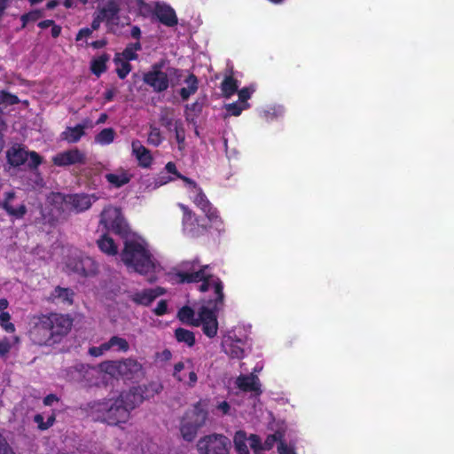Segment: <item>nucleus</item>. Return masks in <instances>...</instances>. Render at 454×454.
<instances>
[{"instance_id":"nucleus-53","label":"nucleus","mask_w":454,"mask_h":454,"mask_svg":"<svg viewBox=\"0 0 454 454\" xmlns=\"http://www.w3.org/2000/svg\"><path fill=\"white\" fill-rule=\"evenodd\" d=\"M250 447L256 450L261 448V439L256 434H251L249 437Z\"/></svg>"},{"instance_id":"nucleus-24","label":"nucleus","mask_w":454,"mask_h":454,"mask_svg":"<svg viewBox=\"0 0 454 454\" xmlns=\"http://www.w3.org/2000/svg\"><path fill=\"white\" fill-rule=\"evenodd\" d=\"M74 293L72 289L57 286L51 292L49 300L52 302L71 305L74 302Z\"/></svg>"},{"instance_id":"nucleus-9","label":"nucleus","mask_w":454,"mask_h":454,"mask_svg":"<svg viewBox=\"0 0 454 454\" xmlns=\"http://www.w3.org/2000/svg\"><path fill=\"white\" fill-rule=\"evenodd\" d=\"M182 70L168 67L166 72H146L143 74V82L156 93L166 91L170 85L169 76L181 77Z\"/></svg>"},{"instance_id":"nucleus-4","label":"nucleus","mask_w":454,"mask_h":454,"mask_svg":"<svg viewBox=\"0 0 454 454\" xmlns=\"http://www.w3.org/2000/svg\"><path fill=\"white\" fill-rule=\"evenodd\" d=\"M207 411L201 401L197 402L192 409L187 411L181 421L180 431L185 441L192 442L207 419Z\"/></svg>"},{"instance_id":"nucleus-30","label":"nucleus","mask_w":454,"mask_h":454,"mask_svg":"<svg viewBox=\"0 0 454 454\" xmlns=\"http://www.w3.org/2000/svg\"><path fill=\"white\" fill-rule=\"evenodd\" d=\"M221 90L224 98H231L238 91V81L231 75L226 76L221 83Z\"/></svg>"},{"instance_id":"nucleus-54","label":"nucleus","mask_w":454,"mask_h":454,"mask_svg":"<svg viewBox=\"0 0 454 454\" xmlns=\"http://www.w3.org/2000/svg\"><path fill=\"white\" fill-rule=\"evenodd\" d=\"M29 20L30 21H36L38 20L42 16H43V13L41 11L39 10H34V11H31L27 13H25Z\"/></svg>"},{"instance_id":"nucleus-61","label":"nucleus","mask_w":454,"mask_h":454,"mask_svg":"<svg viewBox=\"0 0 454 454\" xmlns=\"http://www.w3.org/2000/svg\"><path fill=\"white\" fill-rule=\"evenodd\" d=\"M34 421L37 424L40 430H45V422L42 414H35L34 417Z\"/></svg>"},{"instance_id":"nucleus-23","label":"nucleus","mask_w":454,"mask_h":454,"mask_svg":"<svg viewBox=\"0 0 454 454\" xmlns=\"http://www.w3.org/2000/svg\"><path fill=\"white\" fill-rule=\"evenodd\" d=\"M119 12L118 4L114 1L110 0L96 14L109 25L114 23V20H119Z\"/></svg>"},{"instance_id":"nucleus-10","label":"nucleus","mask_w":454,"mask_h":454,"mask_svg":"<svg viewBox=\"0 0 454 454\" xmlns=\"http://www.w3.org/2000/svg\"><path fill=\"white\" fill-rule=\"evenodd\" d=\"M103 365H106L107 372H117L126 380H135L143 372L142 364L132 358H127L121 361H106Z\"/></svg>"},{"instance_id":"nucleus-57","label":"nucleus","mask_w":454,"mask_h":454,"mask_svg":"<svg viewBox=\"0 0 454 454\" xmlns=\"http://www.w3.org/2000/svg\"><path fill=\"white\" fill-rule=\"evenodd\" d=\"M165 168L168 171V173L174 174L177 178L178 175H182L177 171L176 164L172 161L168 162L165 166Z\"/></svg>"},{"instance_id":"nucleus-6","label":"nucleus","mask_w":454,"mask_h":454,"mask_svg":"<svg viewBox=\"0 0 454 454\" xmlns=\"http://www.w3.org/2000/svg\"><path fill=\"white\" fill-rule=\"evenodd\" d=\"M99 223L106 230L114 234L125 236L129 232L128 224L122 215L121 210L118 207L112 206L105 207L100 214Z\"/></svg>"},{"instance_id":"nucleus-31","label":"nucleus","mask_w":454,"mask_h":454,"mask_svg":"<svg viewBox=\"0 0 454 454\" xmlns=\"http://www.w3.org/2000/svg\"><path fill=\"white\" fill-rule=\"evenodd\" d=\"M207 220L220 231L223 229V223L219 215L218 210L211 204L202 209Z\"/></svg>"},{"instance_id":"nucleus-37","label":"nucleus","mask_w":454,"mask_h":454,"mask_svg":"<svg viewBox=\"0 0 454 454\" xmlns=\"http://www.w3.org/2000/svg\"><path fill=\"white\" fill-rule=\"evenodd\" d=\"M121 56L124 59V61H131L137 60L138 55L135 52L129 44H127L126 48L123 50L121 53H116L114 59L115 65H119L121 62Z\"/></svg>"},{"instance_id":"nucleus-7","label":"nucleus","mask_w":454,"mask_h":454,"mask_svg":"<svg viewBox=\"0 0 454 454\" xmlns=\"http://www.w3.org/2000/svg\"><path fill=\"white\" fill-rule=\"evenodd\" d=\"M230 447V439L220 434L205 435L197 442L199 454H229Z\"/></svg>"},{"instance_id":"nucleus-5","label":"nucleus","mask_w":454,"mask_h":454,"mask_svg":"<svg viewBox=\"0 0 454 454\" xmlns=\"http://www.w3.org/2000/svg\"><path fill=\"white\" fill-rule=\"evenodd\" d=\"M211 270L209 264L201 265L199 259L183 261L173 269V275L179 284L200 283L203 272Z\"/></svg>"},{"instance_id":"nucleus-64","label":"nucleus","mask_w":454,"mask_h":454,"mask_svg":"<svg viewBox=\"0 0 454 454\" xmlns=\"http://www.w3.org/2000/svg\"><path fill=\"white\" fill-rule=\"evenodd\" d=\"M217 409L220 410L223 414H228L231 406L228 402L223 401L217 405Z\"/></svg>"},{"instance_id":"nucleus-21","label":"nucleus","mask_w":454,"mask_h":454,"mask_svg":"<svg viewBox=\"0 0 454 454\" xmlns=\"http://www.w3.org/2000/svg\"><path fill=\"white\" fill-rule=\"evenodd\" d=\"M164 294L161 287L145 289L131 295V301L136 304L149 306L157 297Z\"/></svg>"},{"instance_id":"nucleus-16","label":"nucleus","mask_w":454,"mask_h":454,"mask_svg":"<svg viewBox=\"0 0 454 454\" xmlns=\"http://www.w3.org/2000/svg\"><path fill=\"white\" fill-rule=\"evenodd\" d=\"M92 199L96 200L95 196H90L85 193H75L66 196L63 200L67 205H69L71 209L76 213L83 212L89 209L92 205Z\"/></svg>"},{"instance_id":"nucleus-62","label":"nucleus","mask_w":454,"mask_h":454,"mask_svg":"<svg viewBox=\"0 0 454 454\" xmlns=\"http://www.w3.org/2000/svg\"><path fill=\"white\" fill-rule=\"evenodd\" d=\"M101 22H103V20L100 19V17L98 16L97 14H95L93 20L91 22L90 27V31L98 30L100 27Z\"/></svg>"},{"instance_id":"nucleus-26","label":"nucleus","mask_w":454,"mask_h":454,"mask_svg":"<svg viewBox=\"0 0 454 454\" xmlns=\"http://www.w3.org/2000/svg\"><path fill=\"white\" fill-rule=\"evenodd\" d=\"M204 98H198L192 104H187L184 110L185 120L189 122H194L200 115L204 106Z\"/></svg>"},{"instance_id":"nucleus-46","label":"nucleus","mask_w":454,"mask_h":454,"mask_svg":"<svg viewBox=\"0 0 454 454\" xmlns=\"http://www.w3.org/2000/svg\"><path fill=\"white\" fill-rule=\"evenodd\" d=\"M110 350L108 341L102 343L98 347H90L88 353L94 357L101 356L105 352Z\"/></svg>"},{"instance_id":"nucleus-17","label":"nucleus","mask_w":454,"mask_h":454,"mask_svg":"<svg viewBox=\"0 0 454 454\" xmlns=\"http://www.w3.org/2000/svg\"><path fill=\"white\" fill-rule=\"evenodd\" d=\"M153 15L161 24L169 27H175L178 23L175 10L166 4L157 3Z\"/></svg>"},{"instance_id":"nucleus-13","label":"nucleus","mask_w":454,"mask_h":454,"mask_svg":"<svg viewBox=\"0 0 454 454\" xmlns=\"http://www.w3.org/2000/svg\"><path fill=\"white\" fill-rule=\"evenodd\" d=\"M51 160L53 165L58 167L84 164L86 162V155L78 148H74L57 153L52 157Z\"/></svg>"},{"instance_id":"nucleus-27","label":"nucleus","mask_w":454,"mask_h":454,"mask_svg":"<svg viewBox=\"0 0 454 454\" xmlns=\"http://www.w3.org/2000/svg\"><path fill=\"white\" fill-rule=\"evenodd\" d=\"M223 347L224 352L231 358L241 359L244 356V349L240 340L225 341Z\"/></svg>"},{"instance_id":"nucleus-15","label":"nucleus","mask_w":454,"mask_h":454,"mask_svg":"<svg viewBox=\"0 0 454 454\" xmlns=\"http://www.w3.org/2000/svg\"><path fill=\"white\" fill-rule=\"evenodd\" d=\"M16 192L13 191L5 192L4 193V199L0 201V207L3 208L6 214L13 219H22L27 212V208L24 203H21L18 207L13 206V202L16 200Z\"/></svg>"},{"instance_id":"nucleus-38","label":"nucleus","mask_w":454,"mask_h":454,"mask_svg":"<svg viewBox=\"0 0 454 454\" xmlns=\"http://www.w3.org/2000/svg\"><path fill=\"white\" fill-rule=\"evenodd\" d=\"M108 344L110 349L114 347H117L119 351L127 352L129 349V342L121 337L113 336L109 339Z\"/></svg>"},{"instance_id":"nucleus-56","label":"nucleus","mask_w":454,"mask_h":454,"mask_svg":"<svg viewBox=\"0 0 454 454\" xmlns=\"http://www.w3.org/2000/svg\"><path fill=\"white\" fill-rule=\"evenodd\" d=\"M157 357L161 361L167 362L172 358V353L169 349L165 348L163 351L157 354Z\"/></svg>"},{"instance_id":"nucleus-19","label":"nucleus","mask_w":454,"mask_h":454,"mask_svg":"<svg viewBox=\"0 0 454 454\" xmlns=\"http://www.w3.org/2000/svg\"><path fill=\"white\" fill-rule=\"evenodd\" d=\"M90 126V120L86 118L82 123L74 127H67L66 130L61 133V138L69 144L77 143L85 135L84 129Z\"/></svg>"},{"instance_id":"nucleus-59","label":"nucleus","mask_w":454,"mask_h":454,"mask_svg":"<svg viewBox=\"0 0 454 454\" xmlns=\"http://www.w3.org/2000/svg\"><path fill=\"white\" fill-rule=\"evenodd\" d=\"M278 450L280 454H295L294 451L283 442H280Z\"/></svg>"},{"instance_id":"nucleus-60","label":"nucleus","mask_w":454,"mask_h":454,"mask_svg":"<svg viewBox=\"0 0 454 454\" xmlns=\"http://www.w3.org/2000/svg\"><path fill=\"white\" fill-rule=\"evenodd\" d=\"M59 398L54 394H49L43 398V404L46 406H51L54 402H58Z\"/></svg>"},{"instance_id":"nucleus-22","label":"nucleus","mask_w":454,"mask_h":454,"mask_svg":"<svg viewBox=\"0 0 454 454\" xmlns=\"http://www.w3.org/2000/svg\"><path fill=\"white\" fill-rule=\"evenodd\" d=\"M131 146L133 154L138 161V165L142 168H149L153 162V156L150 150L144 146L138 140L133 141Z\"/></svg>"},{"instance_id":"nucleus-55","label":"nucleus","mask_w":454,"mask_h":454,"mask_svg":"<svg viewBox=\"0 0 454 454\" xmlns=\"http://www.w3.org/2000/svg\"><path fill=\"white\" fill-rule=\"evenodd\" d=\"M93 31H90V27H83V28H81L76 36H75V40L76 41H80L82 40L83 37H88L90 36L91 34H92Z\"/></svg>"},{"instance_id":"nucleus-42","label":"nucleus","mask_w":454,"mask_h":454,"mask_svg":"<svg viewBox=\"0 0 454 454\" xmlns=\"http://www.w3.org/2000/svg\"><path fill=\"white\" fill-rule=\"evenodd\" d=\"M248 107H249V105L246 106L240 102H234V103L226 105L225 108L229 114H231L232 116H239L241 114L243 110H246Z\"/></svg>"},{"instance_id":"nucleus-58","label":"nucleus","mask_w":454,"mask_h":454,"mask_svg":"<svg viewBox=\"0 0 454 454\" xmlns=\"http://www.w3.org/2000/svg\"><path fill=\"white\" fill-rule=\"evenodd\" d=\"M178 178L185 182L191 188H192L195 191L200 188L195 181L187 176L178 175Z\"/></svg>"},{"instance_id":"nucleus-51","label":"nucleus","mask_w":454,"mask_h":454,"mask_svg":"<svg viewBox=\"0 0 454 454\" xmlns=\"http://www.w3.org/2000/svg\"><path fill=\"white\" fill-rule=\"evenodd\" d=\"M184 369V364L178 362L174 365V371L172 376L179 382L183 381V378L180 375V372Z\"/></svg>"},{"instance_id":"nucleus-14","label":"nucleus","mask_w":454,"mask_h":454,"mask_svg":"<svg viewBox=\"0 0 454 454\" xmlns=\"http://www.w3.org/2000/svg\"><path fill=\"white\" fill-rule=\"evenodd\" d=\"M67 266L73 272L82 277H91L98 273V264L89 256H81L70 260Z\"/></svg>"},{"instance_id":"nucleus-50","label":"nucleus","mask_w":454,"mask_h":454,"mask_svg":"<svg viewBox=\"0 0 454 454\" xmlns=\"http://www.w3.org/2000/svg\"><path fill=\"white\" fill-rule=\"evenodd\" d=\"M167 311H168V303H167V301H165V300H160L158 302L156 308L153 309V312L157 316H163L167 313Z\"/></svg>"},{"instance_id":"nucleus-36","label":"nucleus","mask_w":454,"mask_h":454,"mask_svg":"<svg viewBox=\"0 0 454 454\" xmlns=\"http://www.w3.org/2000/svg\"><path fill=\"white\" fill-rule=\"evenodd\" d=\"M194 315V310L191 307L184 306L178 310L177 317L183 323L192 325L196 319Z\"/></svg>"},{"instance_id":"nucleus-41","label":"nucleus","mask_w":454,"mask_h":454,"mask_svg":"<svg viewBox=\"0 0 454 454\" xmlns=\"http://www.w3.org/2000/svg\"><path fill=\"white\" fill-rule=\"evenodd\" d=\"M197 195L193 199L194 204L202 209H205V207H208L209 205H211V202L207 200L206 194L203 192L202 189L200 187L196 190Z\"/></svg>"},{"instance_id":"nucleus-1","label":"nucleus","mask_w":454,"mask_h":454,"mask_svg":"<svg viewBox=\"0 0 454 454\" xmlns=\"http://www.w3.org/2000/svg\"><path fill=\"white\" fill-rule=\"evenodd\" d=\"M28 325V338L35 345L52 347L69 333L73 318L68 314L41 313L32 316Z\"/></svg>"},{"instance_id":"nucleus-33","label":"nucleus","mask_w":454,"mask_h":454,"mask_svg":"<svg viewBox=\"0 0 454 454\" xmlns=\"http://www.w3.org/2000/svg\"><path fill=\"white\" fill-rule=\"evenodd\" d=\"M175 338L178 342H184L188 347H192L195 344V336L192 331L178 327L175 330Z\"/></svg>"},{"instance_id":"nucleus-2","label":"nucleus","mask_w":454,"mask_h":454,"mask_svg":"<svg viewBox=\"0 0 454 454\" xmlns=\"http://www.w3.org/2000/svg\"><path fill=\"white\" fill-rule=\"evenodd\" d=\"M143 402V395L137 388L122 391L116 398L95 402L91 406V414L95 421L109 426L125 424L130 418V412Z\"/></svg>"},{"instance_id":"nucleus-34","label":"nucleus","mask_w":454,"mask_h":454,"mask_svg":"<svg viewBox=\"0 0 454 454\" xmlns=\"http://www.w3.org/2000/svg\"><path fill=\"white\" fill-rule=\"evenodd\" d=\"M247 441V434L244 431L235 433L233 442L237 454H249Z\"/></svg>"},{"instance_id":"nucleus-44","label":"nucleus","mask_w":454,"mask_h":454,"mask_svg":"<svg viewBox=\"0 0 454 454\" xmlns=\"http://www.w3.org/2000/svg\"><path fill=\"white\" fill-rule=\"evenodd\" d=\"M172 131L175 132L176 139L178 145H180L184 144L185 139V130L183 122L180 120H176L175 127L173 128Z\"/></svg>"},{"instance_id":"nucleus-45","label":"nucleus","mask_w":454,"mask_h":454,"mask_svg":"<svg viewBox=\"0 0 454 454\" xmlns=\"http://www.w3.org/2000/svg\"><path fill=\"white\" fill-rule=\"evenodd\" d=\"M119 65H121V67L116 68V73H117L118 77L120 79L123 80L130 73V71L132 69V66L129 61H124L121 59V62H119Z\"/></svg>"},{"instance_id":"nucleus-29","label":"nucleus","mask_w":454,"mask_h":454,"mask_svg":"<svg viewBox=\"0 0 454 454\" xmlns=\"http://www.w3.org/2000/svg\"><path fill=\"white\" fill-rule=\"evenodd\" d=\"M105 178L112 186L115 188H120L129 183L131 176L126 171L121 170L120 174H106Z\"/></svg>"},{"instance_id":"nucleus-25","label":"nucleus","mask_w":454,"mask_h":454,"mask_svg":"<svg viewBox=\"0 0 454 454\" xmlns=\"http://www.w3.org/2000/svg\"><path fill=\"white\" fill-rule=\"evenodd\" d=\"M184 83L187 87H183L179 90V95L183 101H187L192 95H194L199 89V79L197 76L191 73L184 79Z\"/></svg>"},{"instance_id":"nucleus-39","label":"nucleus","mask_w":454,"mask_h":454,"mask_svg":"<svg viewBox=\"0 0 454 454\" xmlns=\"http://www.w3.org/2000/svg\"><path fill=\"white\" fill-rule=\"evenodd\" d=\"M162 142L161 133L159 128L150 126L147 143L153 146H159Z\"/></svg>"},{"instance_id":"nucleus-48","label":"nucleus","mask_w":454,"mask_h":454,"mask_svg":"<svg viewBox=\"0 0 454 454\" xmlns=\"http://www.w3.org/2000/svg\"><path fill=\"white\" fill-rule=\"evenodd\" d=\"M12 344L7 337H4L0 340V356L5 358L11 351Z\"/></svg>"},{"instance_id":"nucleus-43","label":"nucleus","mask_w":454,"mask_h":454,"mask_svg":"<svg viewBox=\"0 0 454 454\" xmlns=\"http://www.w3.org/2000/svg\"><path fill=\"white\" fill-rule=\"evenodd\" d=\"M27 167L31 170H35V169H37L38 167L42 164L43 158L36 152L30 151V152H28V158H27Z\"/></svg>"},{"instance_id":"nucleus-20","label":"nucleus","mask_w":454,"mask_h":454,"mask_svg":"<svg viewBox=\"0 0 454 454\" xmlns=\"http://www.w3.org/2000/svg\"><path fill=\"white\" fill-rule=\"evenodd\" d=\"M28 152L23 145L15 144L6 152L8 163L12 167L23 165L27 160Z\"/></svg>"},{"instance_id":"nucleus-8","label":"nucleus","mask_w":454,"mask_h":454,"mask_svg":"<svg viewBox=\"0 0 454 454\" xmlns=\"http://www.w3.org/2000/svg\"><path fill=\"white\" fill-rule=\"evenodd\" d=\"M222 309H215L214 304L201 306L198 312V318L192 322V325H201L203 333L208 338H214L218 331L217 312Z\"/></svg>"},{"instance_id":"nucleus-11","label":"nucleus","mask_w":454,"mask_h":454,"mask_svg":"<svg viewBox=\"0 0 454 454\" xmlns=\"http://www.w3.org/2000/svg\"><path fill=\"white\" fill-rule=\"evenodd\" d=\"M183 212L182 226L185 234L191 238H199L207 232L209 226L200 222V217L186 205L178 203Z\"/></svg>"},{"instance_id":"nucleus-63","label":"nucleus","mask_w":454,"mask_h":454,"mask_svg":"<svg viewBox=\"0 0 454 454\" xmlns=\"http://www.w3.org/2000/svg\"><path fill=\"white\" fill-rule=\"evenodd\" d=\"M116 90L114 89H107L104 93V99L106 102L113 101L114 96H115Z\"/></svg>"},{"instance_id":"nucleus-49","label":"nucleus","mask_w":454,"mask_h":454,"mask_svg":"<svg viewBox=\"0 0 454 454\" xmlns=\"http://www.w3.org/2000/svg\"><path fill=\"white\" fill-rule=\"evenodd\" d=\"M239 95V100L240 103L244 105H249L247 100L251 98L253 90H250L248 87H244L240 90L237 91Z\"/></svg>"},{"instance_id":"nucleus-52","label":"nucleus","mask_w":454,"mask_h":454,"mask_svg":"<svg viewBox=\"0 0 454 454\" xmlns=\"http://www.w3.org/2000/svg\"><path fill=\"white\" fill-rule=\"evenodd\" d=\"M167 60L162 59L158 62L152 65L151 69L148 72H164L162 69L165 67Z\"/></svg>"},{"instance_id":"nucleus-32","label":"nucleus","mask_w":454,"mask_h":454,"mask_svg":"<svg viewBox=\"0 0 454 454\" xmlns=\"http://www.w3.org/2000/svg\"><path fill=\"white\" fill-rule=\"evenodd\" d=\"M109 60V56L106 53L102 54L97 59H94L90 63V70L92 74L99 77L106 71V63Z\"/></svg>"},{"instance_id":"nucleus-40","label":"nucleus","mask_w":454,"mask_h":454,"mask_svg":"<svg viewBox=\"0 0 454 454\" xmlns=\"http://www.w3.org/2000/svg\"><path fill=\"white\" fill-rule=\"evenodd\" d=\"M19 103L20 98L18 96L4 90H0V105L13 106Z\"/></svg>"},{"instance_id":"nucleus-35","label":"nucleus","mask_w":454,"mask_h":454,"mask_svg":"<svg viewBox=\"0 0 454 454\" xmlns=\"http://www.w3.org/2000/svg\"><path fill=\"white\" fill-rule=\"evenodd\" d=\"M115 130L113 128H105L95 136V142L101 145H107L114 142Z\"/></svg>"},{"instance_id":"nucleus-28","label":"nucleus","mask_w":454,"mask_h":454,"mask_svg":"<svg viewBox=\"0 0 454 454\" xmlns=\"http://www.w3.org/2000/svg\"><path fill=\"white\" fill-rule=\"evenodd\" d=\"M98 247L101 252L107 255H115L118 254V247L114 240L107 234H103L97 241Z\"/></svg>"},{"instance_id":"nucleus-47","label":"nucleus","mask_w":454,"mask_h":454,"mask_svg":"<svg viewBox=\"0 0 454 454\" xmlns=\"http://www.w3.org/2000/svg\"><path fill=\"white\" fill-rule=\"evenodd\" d=\"M175 120L172 116H170L168 113H162L160 115V122L165 127L168 131H172L175 127Z\"/></svg>"},{"instance_id":"nucleus-18","label":"nucleus","mask_w":454,"mask_h":454,"mask_svg":"<svg viewBox=\"0 0 454 454\" xmlns=\"http://www.w3.org/2000/svg\"><path fill=\"white\" fill-rule=\"evenodd\" d=\"M236 386L243 392H253L256 395L262 394L260 380L254 373L239 375L236 380Z\"/></svg>"},{"instance_id":"nucleus-3","label":"nucleus","mask_w":454,"mask_h":454,"mask_svg":"<svg viewBox=\"0 0 454 454\" xmlns=\"http://www.w3.org/2000/svg\"><path fill=\"white\" fill-rule=\"evenodd\" d=\"M121 261L140 274H147L154 270L152 254L144 245L136 240H128L121 254Z\"/></svg>"},{"instance_id":"nucleus-12","label":"nucleus","mask_w":454,"mask_h":454,"mask_svg":"<svg viewBox=\"0 0 454 454\" xmlns=\"http://www.w3.org/2000/svg\"><path fill=\"white\" fill-rule=\"evenodd\" d=\"M203 277L200 282L201 284L199 286V291L201 293H206L209 290L211 286L214 287L215 298L213 300H208L206 305L214 304L215 308H223L224 303V294H223V283L221 278L217 276H215L211 270H207L203 272Z\"/></svg>"}]
</instances>
